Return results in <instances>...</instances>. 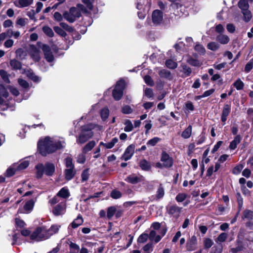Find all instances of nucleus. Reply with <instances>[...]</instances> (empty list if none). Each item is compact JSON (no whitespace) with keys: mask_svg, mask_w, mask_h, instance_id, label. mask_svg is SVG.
<instances>
[{"mask_svg":"<svg viewBox=\"0 0 253 253\" xmlns=\"http://www.w3.org/2000/svg\"><path fill=\"white\" fill-rule=\"evenodd\" d=\"M65 146V142L63 138L58 136H46L40 139L38 143V147L42 156L53 153Z\"/></svg>","mask_w":253,"mask_h":253,"instance_id":"nucleus-1","label":"nucleus"},{"mask_svg":"<svg viewBox=\"0 0 253 253\" xmlns=\"http://www.w3.org/2000/svg\"><path fill=\"white\" fill-rule=\"evenodd\" d=\"M36 169V176L38 178H41L44 173L46 175L52 176L55 172V168L53 164L46 163L43 165L39 164L35 167Z\"/></svg>","mask_w":253,"mask_h":253,"instance_id":"nucleus-2","label":"nucleus"},{"mask_svg":"<svg viewBox=\"0 0 253 253\" xmlns=\"http://www.w3.org/2000/svg\"><path fill=\"white\" fill-rule=\"evenodd\" d=\"M94 127L93 124H87L83 126L82 128V131L77 139L78 143L83 144L87 141L93 135L92 129Z\"/></svg>","mask_w":253,"mask_h":253,"instance_id":"nucleus-3","label":"nucleus"},{"mask_svg":"<svg viewBox=\"0 0 253 253\" xmlns=\"http://www.w3.org/2000/svg\"><path fill=\"white\" fill-rule=\"evenodd\" d=\"M66 169L64 170L65 179L69 181L71 180L75 176L76 170L73 163V159L71 157H67L64 160Z\"/></svg>","mask_w":253,"mask_h":253,"instance_id":"nucleus-4","label":"nucleus"},{"mask_svg":"<svg viewBox=\"0 0 253 253\" xmlns=\"http://www.w3.org/2000/svg\"><path fill=\"white\" fill-rule=\"evenodd\" d=\"M30 238L35 241H42L48 239L46 228L42 226L37 228L31 234Z\"/></svg>","mask_w":253,"mask_h":253,"instance_id":"nucleus-5","label":"nucleus"},{"mask_svg":"<svg viewBox=\"0 0 253 253\" xmlns=\"http://www.w3.org/2000/svg\"><path fill=\"white\" fill-rule=\"evenodd\" d=\"M81 15V13L80 10L75 7H71L69 12H65L63 14L64 18L70 23L74 22L76 18H79Z\"/></svg>","mask_w":253,"mask_h":253,"instance_id":"nucleus-6","label":"nucleus"},{"mask_svg":"<svg viewBox=\"0 0 253 253\" xmlns=\"http://www.w3.org/2000/svg\"><path fill=\"white\" fill-rule=\"evenodd\" d=\"M125 85V82L123 80H120L117 82L112 93L115 100L118 101L121 99L123 94Z\"/></svg>","mask_w":253,"mask_h":253,"instance_id":"nucleus-7","label":"nucleus"},{"mask_svg":"<svg viewBox=\"0 0 253 253\" xmlns=\"http://www.w3.org/2000/svg\"><path fill=\"white\" fill-rule=\"evenodd\" d=\"M66 210V203L63 201L55 206L52 209V212L55 216H62L65 214Z\"/></svg>","mask_w":253,"mask_h":253,"instance_id":"nucleus-8","label":"nucleus"},{"mask_svg":"<svg viewBox=\"0 0 253 253\" xmlns=\"http://www.w3.org/2000/svg\"><path fill=\"white\" fill-rule=\"evenodd\" d=\"M163 13L159 9L155 10L152 14V20L155 26L161 25L163 22Z\"/></svg>","mask_w":253,"mask_h":253,"instance_id":"nucleus-9","label":"nucleus"},{"mask_svg":"<svg viewBox=\"0 0 253 253\" xmlns=\"http://www.w3.org/2000/svg\"><path fill=\"white\" fill-rule=\"evenodd\" d=\"M135 146L133 144H131L128 146L125 149V151L122 156L121 159L125 161L130 160L134 153Z\"/></svg>","mask_w":253,"mask_h":253,"instance_id":"nucleus-10","label":"nucleus"},{"mask_svg":"<svg viewBox=\"0 0 253 253\" xmlns=\"http://www.w3.org/2000/svg\"><path fill=\"white\" fill-rule=\"evenodd\" d=\"M150 6V3L148 0L146 2L145 1L141 3V2H138L137 4V8L140 11L138 12V16L140 19H144L146 15V12L144 11L146 7Z\"/></svg>","mask_w":253,"mask_h":253,"instance_id":"nucleus-11","label":"nucleus"},{"mask_svg":"<svg viewBox=\"0 0 253 253\" xmlns=\"http://www.w3.org/2000/svg\"><path fill=\"white\" fill-rule=\"evenodd\" d=\"M161 161L164 167L170 168L172 166V159L165 151H163L161 154Z\"/></svg>","mask_w":253,"mask_h":253,"instance_id":"nucleus-12","label":"nucleus"},{"mask_svg":"<svg viewBox=\"0 0 253 253\" xmlns=\"http://www.w3.org/2000/svg\"><path fill=\"white\" fill-rule=\"evenodd\" d=\"M41 47L44 53L46 60L48 62H52L54 60V57L51 51L50 47L46 44H43Z\"/></svg>","mask_w":253,"mask_h":253,"instance_id":"nucleus-13","label":"nucleus"},{"mask_svg":"<svg viewBox=\"0 0 253 253\" xmlns=\"http://www.w3.org/2000/svg\"><path fill=\"white\" fill-rule=\"evenodd\" d=\"M181 210V208L176 205H172L168 208V211L169 214L172 215L175 218H178L180 214Z\"/></svg>","mask_w":253,"mask_h":253,"instance_id":"nucleus-14","label":"nucleus"},{"mask_svg":"<svg viewBox=\"0 0 253 253\" xmlns=\"http://www.w3.org/2000/svg\"><path fill=\"white\" fill-rule=\"evenodd\" d=\"M230 38L228 36L220 33L216 37V41L221 44H226L230 42Z\"/></svg>","mask_w":253,"mask_h":253,"instance_id":"nucleus-15","label":"nucleus"},{"mask_svg":"<svg viewBox=\"0 0 253 253\" xmlns=\"http://www.w3.org/2000/svg\"><path fill=\"white\" fill-rule=\"evenodd\" d=\"M231 111V106L229 104L224 105L223 110L222 111V114L221 116V120L222 122L224 123V125L226 121L227 120V117L229 115Z\"/></svg>","mask_w":253,"mask_h":253,"instance_id":"nucleus-16","label":"nucleus"},{"mask_svg":"<svg viewBox=\"0 0 253 253\" xmlns=\"http://www.w3.org/2000/svg\"><path fill=\"white\" fill-rule=\"evenodd\" d=\"M197 244V238L195 236H193L190 240L187 242L186 248L189 251H193L196 249Z\"/></svg>","mask_w":253,"mask_h":253,"instance_id":"nucleus-17","label":"nucleus"},{"mask_svg":"<svg viewBox=\"0 0 253 253\" xmlns=\"http://www.w3.org/2000/svg\"><path fill=\"white\" fill-rule=\"evenodd\" d=\"M60 227L61 226L59 225L53 224L51 225L49 229H47L46 228V232L48 238L49 239L51 236L56 234L58 232Z\"/></svg>","mask_w":253,"mask_h":253,"instance_id":"nucleus-18","label":"nucleus"},{"mask_svg":"<svg viewBox=\"0 0 253 253\" xmlns=\"http://www.w3.org/2000/svg\"><path fill=\"white\" fill-rule=\"evenodd\" d=\"M30 54L34 60L38 61L40 60V51L35 46H31Z\"/></svg>","mask_w":253,"mask_h":253,"instance_id":"nucleus-19","label":"nucleus"},{"mask_svg":"<svg viewBox=\"0 0 253 253\" xmlns=\"http://www.w3.org/2000/svg\"><path fill=\"white\" fill-rule=\"evenodd\" d=\"M35 204V201L34 200L31 199L27 201L23 207V213H29L33 210Z\"/></svg>","mask_w":253,"mask_h":253,"instance_id":"nucleus-20","label":"nucleus"},{"mask_svg":"<svg viewBox=\"0 0 253 253\" xmlns=\"http://www.w3.org/2000/svg\"><path fill=\"white\" fill-rule=\"evenodd\" d=\"M25 73L28 78L35 83H39L41 81V78L36 75L31 70H27L25 71Z\"/></svg>","mask_w":253,"mask_h":253,"instance_id":"nucleus-21","label":"nucleus"},{"mask_svg":"<svg viewBox=\"0 0 253 253\" xmlns=\"http://www.w3.org/2000/svg\"><path fill=\"white\" fill-rule=\"evenodd\" d=\"M242 140V137L240 135H236L234 139L230 142L229 145V148L231 150H235L238 144H239Z\"/></svg>","mask_w":253,"mask_h":253,"instance_id":"nucleus-22","label":"nucleus"},{"mask_svg":"<svg viewBox=\"0 0 253 253\" xmlns=\"http://www.w3.org/2000/svg\"><path fill=\"white\" fill-rule=\"evenodd\" d=\"M125 180L126 182L134 184L140 182L141 181V178L135 174H131L125 178Z\"/></svg>","mask_w":253,"mask_h":253,"instance_id":"nucleus-23","label":"nucleus"},{"mask_svg":"<svg viewBox=\"0 0 253 253\" xmlns=\"http://www.w3.org/2000/svg\"><path fill=\"white\" fill-rule=\"evenodd\" d=\"M16 171H18L17 170V168L15 164H13L7 169L4 174L5 176L9 177L14 175Z\"/></svg>","mask_w":253,"mask_h":253,"instance_id":"nucleus-24","label":"nucleus"},{"mask_svg":"<svg viewBox=\"0 0 253 253\" xmlns=\"http://www.w3.org/2000/svg\"><path fill=\"white\" fill-rule=\"evenodd\" d=\"M17 170L18 171L22 170L27 168L29 165V161L28 160H24L19 164L14 163Z\"/></svg>","mask_w":253,"mask_h":253,"instance_id":"nucleus-25","label":"nucleus"},{"mask_svg":"<svg viewBox=\"0 0 253 253\" xmlns=\"http://www.w3.org/2000/svg\"><path fill=\"white\" fill-rule=\"evenodd\" d=\"M8 95V93L4 86L2 84H0V104L3 103V98H7Z\"/></svg>","mask_w":253,"mask_h":253,"instance_id":"nucleus-26","label":"nucleus"},{"mask_svg":"<svg viewBox=\"0 0 253 253\" xmlns=\"http://www.w3.org/2000/svg\"><path fill=\"white\" fill-rule=\"evenodd\" d=\"M110 114L109 110L107 107L102 108L100 111L101 118L103 121H106Z\"/></svg>","mask_w":253,"mask_h":253,"instance_id":"nucleus-27","label":"nucleus"},{"mask_svg":"<svg viewBox=\"0 0 253 253\" xmlns=\"http://www.w3.org/2000/svg\"><path fill=\"white\" fill-rule=\"evenodd\" d=\"M242 12L249 9V5L247 0H240L238 3Z\"/></svg>","mask_w":253,"mask_h":253,"instance_id":"nucleus-28","label":"nucleus"},{"mask_svg":"<svg viewBox=\"0 0 253 253\" xmlns=\"http://www.w3.org/2000/svg\"><path fill=\"white\" fill-rule=\"evenodd\" d=\"M83 219L81 215H79L71 223V225L73 228H76L82 224Z\"/></svg>","mask_w":253,"mask_h":253,"instance_id":"nucleus-29","label":"nucleus"},{"mask_svg":"<svg viewBox=\"0 0 253 253\" xmlns=\"http://www.w3.org/2000/svg\"><path fill=\"white\" fill-rule=\"evenodd\" d=\"M139 166L142 169L146 171L150 170L151 167L150 164L145 159L140 161Z\"/></svg>","mask_w":253,"mask_h":253,"instance_id":"nucleus-30","label":"nucleus"},{"mask_svg":"<svg viewBox=\"0 0 253 253\" xmlns=\"http://www.w3.org/2000/svg\"><path fill=\"white\" fill-rule=\"evenodd\" d=\"M57 196L63 198H67L69 197L70 193L68 189L66 187L62 188L57 194Z\"/></svg>","mask_w":253,"mask_h":253,"instance_id":"nucleus-31","label":"nucleus"},{"mask_svg":"<svg viewBox=\"0 0 253 253\" xmlns=\"http://www.w3.org/2000/svg\"><path fill=\"white\" fill-rule=\"evenodd\" d=\"M80 249V247L78 244L73 242H71L69 244L70 253H78Z\"/></svg>","mask_w":253,"mask_h":253,"instance_id":"nucleus-32","label":"nucleus"},{"mask_svg":"<svg viewBox=\"0 0 253 253\" xmlns=\"http://www.w3.org/2000/svg\"><path fill=\"white\" fill-rule=\"evenodd\" d=\"M96 143L94 141H90L87 143L83 149V153H86L90 151L95 145Z\"/></svg>","mask_w":253,"mask_h":253,"instance_id":"nucleus-33","label":"nucleus"},{"mask_svg":"<svg viewBox=\"0 0 253 253\" xmlns=\"http://www.w3.org/2000/svg\"><path fill=\"white\" fill-rule=\"evenodd\" d=\"M10 66L13 70H18L21 68V64L18 60L14 59L10 61Z\"/></svg>","mask_w":253,"mask_h":253,"instance_id":"nucleus-34","label":"nucleus"},{"mask_svg":"<svg viewBox=\"0 0 253 253\" xmlns=\"http://www.w3.org/2000/svg\"><path fill=\"white\" fill-rule=\"evenodd\" d=\"M186 61L190 65L195 67H199L201 65L199 60L191 57H188Z\"/></svg>","mask_w":253,"mask_h":253,"instance_id":"nucleus-35","label":"nucleus"},{"mask_svg":"<svg viewBox=\"0 0 253 253\" xmlns=\"http://www.w3.org/2000/svg\"><path fill=\"white\" fill-rule=\"evenodd\" d=\"M192 133V126H189L182 133L181 136L187 139L190 137Z\"/></svg>","mask_w":253,"mask_h":253,"instance_id":"nucleus-36","label":"nucleus"},{"mask_svg":"<svg viewBox=\"0 0 253 253\" xmlns=\"http://www.w3.org/2000/svg\"><path fill=\"white\" fill-rule=\"evenodd\" d=\"M159 75L161 78L166 79L171 78L170 72L166 69L161 70L159 72Z\"/></svg>","mask_w":253,"mask_h":253,"instance_id":"nucleus-37","label":"nucleus"},{"mask_svg":"<svg viewBox=\"0 0 253 253\" xmlns=\"http://www.w3.org/2000/svg\"><path fill=\"white\" fill-rule=\"evenodd\" d=\"M243 15V20L246 22H248L252 18V14L249 9L242 12Z\"/></svg>","mask_w":253,"mask_h":253,"instance_id":"nucleus-38","label":"nucleus"},{"mask_svg":"<svg viewBox=\"0 0 253 253\" xmlns=\"http://www.w3.org/2000/svg\"><path fill=\"white\" fill-rule=\"evenodd\" d=\"M33 2V0H18V2L19 6L20 7H25L31 5Z\"/></svg>","mask_w":253,"mask_h":253,"instance_id":"nucleus-39","label":"nucleus"},{"mask_svg":"<svg viewBox=\"0 0 253 253\" xmlns=\"http://www.w3.org/2000/svg\"><path fill=\"white\" fill-rule=\"evenodd\" d=\"M228 237V234L226 233L223 232L219 235L217 238L215 240V242L217 243H221L224 242Z\"/></svg>","mask_w":253,"mask_h":253,"instance_id":"nucleus-40","label":"nucleus"},{"mask_svg":"<svg viewBox=\"0 0 253 253\" xmlns=\"http://www.w3.org/2000/svg\"><path fill=\"white\" fill-rule=\"evenodd\" d=\"M207 48L212 51H215L219 48V45L216 42H211L207 44Z\"/></svg>","mask_w":253,"mask_h":253,"instance_id":"nucleus-41","label":"nucleus"},{"mask_svg":"<svg viewBox=\"0 0 253 253\" xmlns=\"http://www.w3.org/2000/svg\"><path fill=\"white\" fill-rule=\"evenodd\" d=\"M194 49L200 54L204 55L206 53L205 47L201 44L197 43L195 46Z\"/></svg>","mask_w":253,"mask_h":253,"instance_id":"nucleus-42","label":"nucleus"},{"mask_svg":"<svg viewBox=\"0 0 253 253\" xmlns=\"http://www.w3.org/2000/svg\"><path fill=\"white\" fill-rule=\"evenodd\" d=\"M42 31L46 35L49 37H52L54 36V33L52 30L48 26H43L42 27Z\"/></svg>","mask_w":253,"mask_h":253,"instance_id":"nucleus-43","label":"nucleus"},{"mask_svg":"<svg viewBox=\"0 0 253 253\" xmlns=\"http://www.w3.org/2000/svg\"><path fill=\"white\" fill-rule=\"evenodd\" d=\"M243 217L249 220L253 219V211L249 210H246L244 212Z\"/></svg>","mask_w":253,"mask_h":253,"instance_id":"nucleus-44","label":"nucleus"},{"mask_svg":"<svg viewBox=\"0 0 253 253\" xmlns=\"http://www.w3.org/2000/svg\"><path fill=\"white\" fill-rule=\"evenodd\" d=\"M234 87L237 90H241L244 86V83L240 79H237L233 84Z\"/></svg>","mask_w":253,"mask_h":253,"instance_id":"nucleus-45","label":"nucleus"},{"mask_svg":"<svg viewBox=\"0 0 253 253\" xmlns=\"http://www.w3.org/2000/svg\"><path fill=\"white\" fill-rule=\"evenodd\" d=\"M166 65L169 69H175L177 67V64L176 62L171 59H169L166 61Z\"/></svg>","mask_w":253,"mask_h":253,"instance_id":"nucleus-46","label":"nucleus"},{"mask_svg":"<svg viewBox=\"0 0 253 253\" xmlns=\"http://www.w3.org/2000/svg\"><path fill=\"white\" fill-rule=\"evenodd\" d=\"M161 138L158 137H155L149 140H148L147 142V145L149 146H154L156 145L157 143L160 141Z\"/></svg>","mask_w":253,"mask_h":253,"instance_id":"nucleus-47","label":"nucleus"},{"mask_svg":"<svg viewBox=\"0 0 253 253\" xmlns=\"http://www.w3.org/2000/svg\"><path fill=\"white\" fill-rule=\"evenodd\" d=\"M125 127L124 128V130L126 132H130L133 129V125L131 121L129 120H127L125 123Z\"/></svg>","mask_w":253,"mask_h":253,"instance_id":"nucleus-48","label":"nucleus"},{"mask_svg":"<svg viewBox=\"0 0 253 253\" xmlns=\"http://www.w3.org/2000/svg\"><path fill=\"white\" fill-rule=\"evenodd\" d=\"M144 253H151L153 250V246L152 243H148L145 245L143 248Z\"/></svg>","mask_w":253,"mask_h":253,"instance_id":"nucleus-49","label":"nucleus"},{"mask_svg":"<svg viewBox=\"0 0 253 253\" xmlns=\"http://www.w3.org/2000/svg\"><path fill=\"white\" fill-rule=\"evenodd\" d=\"M213 244V242L210 238H205L204 240V245L206 249L210 248Z\"/></svg>","mask_w":253,"mask_h":253,"instance_id":"nucleus-50","label":"nucleus"},{"mask_svg":"<svg viewBox=\"0 0 253 253\" xmlns=\"http://www.w3.org/2000/svg\"><path fill=\"white\" fill-rule=\"evenodd\" d=\"M165 194V191L163 187L161 185L159 186L158 188L157 193L156 195V197L157 199H161L163 198Z\"/></svg>","mask_w":253,"mask_h":253,"instance_id":"nucleus-51","label":"nucleus"},{"mask_svg":"<svg viewBox=\"0 0 253 253\" xmlns=\"http://www.w3.org/2000/svg\"><path fill=\"white\" fill-rule=\"evenodd\" d=\"M118 142V139L117 137L113 138L110 142L106 143V148H112Z\"/></svg>","mask_w":253,"mask_h":253,"instance_id":"nucleus-52","label":"nucleus"},{"mask_svg":"<svg viewBox=\"0 0 253 253\" xmlns=\"http://www.w3.org/2000/svg\"><path fill=\"white\" fill-rule=\"evenodd\" d=\"M116 211V209L114 207H111L108 209L107 216L109 219L111 218L115 214Z\"/></svg>","mask_w":253,"mask_h":253,"instance_id":"nucleus-53","label":"nucleus"},{"mask_svg":"<svg viewBox=\"0 0 253 253\" xmlns=\"http://www.w3.org/2000/svg\"><path fill=\"white\" fill-rule=\"evenodd\" d=\"M53 29L59 35L63 37H65L66 36V32L61 27L55 26L53 28Z\"/></svg>","mask_w":253,"mask_h":253,"instance_id":"nucleus-54","label":"nucleus"},{"mask_svg":"<svg viewBox=\"0 0 253 253\" xmlns=\"http://www.w3.org/2000/svg\"><path fill=\"white\" fill-rule=\"evenodd\" d=\"M148 238V234H142L138 237L137 241L139 243H144L147 241Z\"/></svg>","mask_w":253,"mask_h":253,"instance_id":"nucleus-55","label":"nucleus"},{"mask_svg":"<svg viewBox=\"0 0 253 253\" xmlns=\"http://www.w3.org/2000/svg\"><path fill=\"white\" fill-rule=\"evenodd\" d=\"M123 113L125 114H129L132 112V109L128 105H125L122 109Z\"/></svg>","mask_w":253,"mask_h":253,"instance_id":"nucleus-56","label":"nucleus"},{"mask_svg":"<svg viewBox=\"0 0 253 253\" xmlns=\"http://www.w3.org/2000/svg\"><path fill=\"white\" fill-rule=\"evenodd\" d=\"M122 193L118 190H113L111 193V197L115 199H117L121 198Z\"/></svg>","mask_w":253,"mask_h":253,"instance_id":"nucleus-57","label":"nucleus"},{"mask_svg":"<svg viewBox=\"0 0 253 253\" xmlns=\"http://www.w3.org/2000/svg\"><path fill=\"white\" fill-rule=\"evenodd\" d=\"M243 165L242 164L236 166L232 170V172L234 174H238L240 173L242 169H243Z\"/></svg>","mask_w":253,"mask_h":253,"instance_id":"nucleus-58","label":"nucleus"},{"mask_svg":"<svg viewBox=\"0 0 253 253\" xmlns=\"http://www.w3.org/2000/svg\"><path fill=\"white\" fill-rule=\"evenodd\" d=\"M187 197V194L185 193H179L176 197V200L178 202H183Z\"/></svg>","mask_w":253,"mask_h":253,"instance_id":"nucleus-59","label":"nucleus"},{"mask_svg":"<svg viewBox=\"0 0 253 253\" xmlns=\"http://www.w3.org/2000/svg\"><path fill=\"white\" fill-rule=\"evenodd\" d=\"M182 71L186 75V76H188L191 73V69L190 67H188L186 65H182Z\"/></svg>","mask_w":253,"mask_h":253,"instance_id":"nucleus-60","label":"nucleus"},{"mask_svg":"<svg viewBox=\"0 0 253 253\" xmlns=\"http://www.w3.org/2000/svg\"><path fill=\"white\" fill-rule=\"evenodd\" d=\"M28 19L26 18H18L16 21V24L21 26H24L27 23Z\"/></svg>","mask_w":253,"mask_h":253,"instance_id":"nucleus-61","label":"nucleus"},{"mask_svg":"<svg viewBox=\"0 0 253 253\" xmlns=\"http://www.w3.org/2000/svg\"><path fill=\"white\" fill-rule=\"evenodd\" d=\"M13 44L14 41L12 39H8L4 43V46L5 48H10Z\"/></svg>","mask_w":253,"mask_h":253,"instance_id":"nucleus-62","label":"nucleus"},{"mask_svg":"<svg viewBox=\"0 0 253 253\" xmlns=\"http://www.w3.org/2000/svg\"><path fill=\"white\" fill-rule=\"evenodd\" d=\"M18 83L22 87H23L24 88H27L29 86V84L28 83L27 81H26L25 80H24L23 79H19Z\"/></svg>","mask_w":253,"mask_h":253,"instance_id":"nucleus-63","label":"nucleus"},{"mask_svg":"<svg viewBox=\"0 0 253 253\" xmlns=\"http://www.w3.org/2000/svg\"><path fill=\"white\" fill-rule=\"evenodd\" d=\"M222 251V247L220 246L218 247H213L211 251V253H221Z\"/></svg>","mask_w":253,"mask_h":253,"instance_id":"nucleus-64","label":"nucleus"}]
</instances>
